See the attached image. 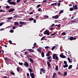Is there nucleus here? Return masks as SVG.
<instances>
[{
  "label": "nucleus",
  "instance_id": "obj_3",
  "mask_svg": "<svg viewBox=\"0 0 78 78\" xmlns=\"http://www.w3.org/2000/svg\"><path fill=\"white\" fill-rule=\"evenodd\" d=\"M24 65L26 67H27V68H28V67H29V64H28V62H24Z\"/></svg>",
  "mask_w": 78,
  "mask_h": 78
},
{
  "label": "nucleus",
  "instance_id": "obj_50",
  "mask_svg": "<svg viewBox=\"0 0 78 78\" xmlns=\"http://www.w3.org/2000/svg\"><path fill=\"white\" fill-rule=\"evenodd\" d=\"M40 6H41V5H40V4L38 5L37 6V8H39V7H40Z\"/></svg>",
  "mask_w": 78,
  "mask_h": 78
},
{
  "label": "nucleus",
  "instance_id": "obj_46",
  "mask_svg": "<svg viewBox=\"0 0 78 78\" xmlns=\"http://www.w3.org/2000/svg\"><path fill=\"white\" fill-rule=\"evenodd\" d=\"M56 75H57V74H56V73H53V76H56Z\"/></svg>",
  "mask_w": 78,
  "mask_h": 78
},
{
  "label": "nucleus",
  "instance_id": "obj_27",
  "mask_svg": "<svg viewBox=\"0 0 78 78\" xmlns=\"http://www.w3.org/2000/svg\"><path fill=\"white\" fill-rule=\"evenodd\" d=\"M61 34L62 35H63V36H64L65 35H66V32H63Z\"/></svg>",
  "mask_w": 78,
  "mask_h": 78
},
{
  "label": "nucleus",
  "instance_id": "obj_18",
  "mask_svg": "<svg viewBox=\"0 0 78 78\" xmlns=\"http://www.w3.org/2000/svg\"><path fill=\"white\" fill-rule=\"evenodd\" d=\"M34 20V19H33V18H30L29 21H31L32 20Z\"/></svg>",
  "mask_w": 78,
  "mask_h": 78
},
{
  "label": "nucleus",
  "instance_id": "obj_60",
  "mask_svg": "<svg viewBox=\"0 0 78 78\" xmlns=\"http://www.w3.org/2000/svg\"><path fill=\"white\" fill-rule=\"evenodd\" d=\"M43 2H44V3H45V2H47V1L46 0L43 1Z\"/></svg>",
  "mask_w": 78,
  "mask_h": 78
},
{
  "label": "nucleus",
  "instance_id": "obj_19",
  "mask_svg": "<svg viewBox=\"0 0 78 78\" xmlns=\"http://www.w3.org/2000/svg\"><path fill=\"white\" fill-rule=\"evenodd\" d=\"M46 37H43L41 39V41H42V40H46V38H45Z\"/></svg>",
  "mask_w": 78,
  "mask_h": 78
},
{
  "label": "nucleus",
  "instance_id": "obj_37",
  "mask_svg": "<svg viewBox=\"0 0 78 78\" xmlns=\"http://www.w3.org/2000/svg\"><path fill=\"white\" fill-rule=\"evenodd\" d=\"M7 2L10 4V3L11 2V0H8L7 1Z\"/></svg>",
  "mask_w": 78,
  "mask_h": 78
},
{
  "label": "nucleus",
  "instance_id": "obj_24",
  "mask_svg": "<svg viewBox=\"0 0 78 78\" xmlns=\"http://www.w3.org/2000/svg\"><path fill=\"white\" fill-rule=\"evenodd\" d=\"M56 46H54L52 48V50H54V49L56 48Z\"/></svg>",
  "mask_w": 78,
  "mask_h": 78
},
{
  "label": "nucleus",
  "instance_id": "obj_16",
  "mask_svg": "<svg viewBox=\"0 0 78 78\" xmlns=\"http://www.w3.org/2000/svg\"><path fill=\"white\" fill-rule=\"evenodd\" d=\"M50 51L48 52V53L46 54V56H50Z\"/></svg>",
  "mask_w": 78,
  "mask_h": 78
},
{
  "label": "nucleus",
  "instance_id": "obj_14",
  "mask_svg": "<svg viewBox=\"0 0 78 78\" xmlns=\"http://www.w3.org/2000/svg\"><path fill=\"white\" fill-rule=\"evenodd\" d=\"M47 62L48 66L49 67H51V65H50V62H48L47 61Z\"/></svg>",
  "mask_w": 78,
  "mask_h": 78
},
{
  "label": "nucleus",
  "instance_id": "obj_26",
  "mask_svg": "<svg viewBox=\"0 0 78 78\" xmlns=\"http://www.w3.org/2000/svg\"><path fill=\"white\" fill-rule=\"evenodd\" d=\"M64 75H63L64 76H66V75H67V72H64Z\"/></svg>",
  "mask_w": 78,
  "mask_h": 78
},
{
  "label": "nucleus",
  "instance_id": "obj_56",
  "mask_svg": "<svg viewBox=\"0 0 78 78\" xmlns=\"http://www.w3.org/2000/svg\"><path fill=\"white\" fill-rule=\"evenodd\" d=\"M57 27H58V28H59L60 27H61V24H58V25Z\"/></svg>",
  "mask_w": 78,
  "mask_h": 78
},
{
  "label": "nucleus",
  "instance_id": "obj_43",
  "mask_svg": "<svg viewBox=\"0 0 78 78\" xmlns=\"http://www.w3.org/2000/svg\"><path fill=\"white\" fill-rule=\"evenodd\" d=\"M64 63L65 64V65H67V62H66V61H64Z\"/></svg>",
  "mask_w": 78,
  "mask_h": 78
},
{
  "label": "nucleus",
  "instance_id": "obj_2",
  "mask_svg": "<svg viewBox=\"0 0 78 78\" xmlns=\"http://www.w3.org/2000/svg\"><path fill=\"white\" fill-rule=\"evenodd\" d=\"M44 34H47V35H50L49 34V30H46L44 32Z\"/></svg>",
  "mask_w": 78,
  "mask_h": 78
},
{
  "label": "nucleus",
  "instance_id": "obj_57",
  "mask_svg": "<svg viewBox=\"0 0 78 78\" xmlns=\"http://www.w3.org/2000/svg\"><path fill=\"white\" fill-rule=\"evenodd\" d=\"M12 28L13 29V30H15V29H16V27H12Z\"/></svg>",
  "mask_w": 78,
  "mask_h": 78
},
{
  "label": "nucleus",
  "instance_id": "obj_25",
  "mask_svg": "<svg viewBox=\"0 0 78 78\" xmlns=\"http://www.w3.org/2000/svg\"><path fill=\"white\" fill-rule=\"evenodd\" d=\"M63 12H64V10H60L59 12V13L60 14H61V13H62Z\"/></svg>",
  "mask_w": 78,
  "mask_h": 78
},
{
  "label": "nucleus",
  "instance_id": "obj_4",
  "mask_svg": "<svg viewBox=\"0 0 78 78\" xmlns=\"http://www.w3.org/2000/svg\"><path fill=\"white\" fill-rule=\"evenodd\" d=\"M60 56L61 58H66V57L64 55H63V53H62L60 55Z\"/></svg>",
  "mask_w": 78,
  "mask_h": 78
},
{
  "label": "nucleus",
  "instance_id": "obj_48",
  "mask_svg": "<svg viewBox=\"0 0 78 78\" xmlns=\"http://www.w3.org/2000/svg\"><path fill=\"white\" fill-rule=\"evenodd\" d=\"M6 8L8 9V8H9V6L7 5L5 7Z\"/></svg>",
  "mask_w": 78,
  "mask_h": 78
},
{
  "label": "nucleus",
  "instance_id": "obj_40",
  "mask_svg": "<svg viewBox=\"0 0 78 78\" xmlns=\"http://www.w3.org/2000/svg\"><path fill=\"white\" fill-rule=\"evenodd\" d=\"M10 74H12V75H15V73H14L12 72H11Z\"/></svg>",
  "mask_w": 78,
  "mask_h": 78
},
{
  "label": "nucleus",
  "instance_id": "obj_29",
  "mask_svg": "<svg viewBox=\"0 0 78 78\" xmlns=\"http://www.w3.org/2000/svg\"><path fill=\"white\" fill-rule=\"evenodd\" d=\"M28 70H29V71H30V72H33V70H32L31 69V68H29Z\"/></svg>",
  "mask_w": 78,
  "mask_h": 78
},
{
  "label": "nucleus",
  "instance_id": "obj_30",
  "mask_svg": "<svg viewBox=\"0 0 78 78\" xmlns=\"http://www.w3.org/2000/svg\"><path fill=\"white\" fill-rule=\"evenodd\" d=\"M17 72H19V71H20V68H19V67H18L17 68Z\"/></svg>",
  "mask_w": 78,
  "mask_h": 78
},
{
  "label": "nucleus",
  "instance_id": "obj_20",
  "mask_svg": "<svg viewBox=\"0 0 78 78\" xmlns=\"http://www.w3.org/2000/svg\"><path fill=\"white\" fill-rule=\"evenodd\" d=\"M55 70H56L57 71H58V65H57L55 67Z\"/></svg>",
  "mask_w": 78,
  "mask_h": 78
},
{
  "label": "nucleus",
  "instance_id": "obj_7",
  "mask_svg": "<svg viewBox=\"0 0 78 78\" xmlns=\"http://www.w3.org/2000/svg\"><path fill=\"white\" fill-rule=\"evenodd\" d=\"M52 17L53 19H58V18H59V16H58V15H56V16H53Z\"/></svg>",
  "mask_w": 78,
  "mask_h": 78
},
{
  "label": "nucleus",
  "instance_id": "obj_39",
  "mask_svg": "<svg viewBox=\"0 0 78 78\" xmlns=\"http://www.w3.org/2000/svg\"><path fill=\"white\" fill-rule=\"evenodd\" d=\"M38 11H42V9L41 8H39L38 9Z\"/></svg>",
  "mask_w": 78,
  "mask_h": 78
},
{
  "label": "nucleus",
  "instance_id": "obj_12",
  "mask_svg": "<svg viewBox=\"0 0 78 78\" xmlns=\"http://www.w3.org/2000/svg\"><path fill=\"white\" fill-rule=\"evenodd\" d=\"M29 58L30 59V61L32 63V64L34 62V61H33V60L30 58L29 57Z\"/></svg>",
  "mask_w": 78,
  "mask_h": 78
},
{
  "label": "nucleus",
  "instance_id": "obj_47",
  "mask_svg": "<svg viewBox=\"0 0 78 78\" xmlns=\"http://www.w3.org/2000/svg\"><path fill=\"white\" fill-rule=\"evenodd\" d=\"M10 33H13L14 32V30H10Z\"/></svg>",
  "mask_w": 78,
  "mask_h": 78
},
{
  "label": "nucleus",
  "instance_id": "obj_32",
  "mask_svg": "<svg viewBox=\"0 0 78 78\" xmlns=\"http://www.w3.org/2000/svg\"><path fill=\"white\" fill-rule=\"evenodd\" d=\"M72 67V65H70L68 67L69 69H70Z\"/></svg>",
  "mask_w": 78,
  "mask_h": 78
},
{
  "label": "nucleus",
  "instance_id": "obj_59",
  "mask_svg": "<svg viewBox=\"0 0 78 78\" xmlns=\"http://www.w3.org/2000/svg\"><path fill=\"white\" fill-rule=\"evenodd\" d=\"M27 76H30V75H29V73H27Z\"/></svg>",
  "mask_w": 78,
  "mask_h": 78
},
{
  "label": "nucleus",
  "instance_id": "obj_11",
  "mask_svg": "<svg viewBox=\"0 0 78 78\" xmlns=\"http://www.w3.org/2000/svg\"><path fill=\"white\" fill-rule=\"evenodd\" d=\"M10 3V5H15L16 3L14 2H11Z\"/></svg>",
  "mask_w": 78,
  "mask_h": 78
},
{
  "label": "nucleus",
  "instance_id": "obj_1",
  "mask_svg": "<svg viewBox=\"0 0 78 78\" xmlns=\"http://www.w3.org/2000/svg\"><path fill=\"white\" fill-rule=\"evenodd\" d=\"M53 58L54 59H56V60H59V58L57 56V54H54L52 56Z\"/></svg>",
  "mask_w": 78,
  "mask_h": 78
},
{
  "label": "nucleus",
  "instance_id": "obj_28",
  "mask_svg": "<svg viewBox=\"0 0 78 78\" xmlns=\"http://www.w3.org/2000/svg\"><path fill=\"white\" fill-rule=\"evenodd\" d=\"M64 68H66V67H68V65H66L63 66Z\"/></svg>",
  "mask_w": 78,
  "mask_h": 78
},
{
  "label": "nucleus",
  "instance_id": "obj_15",
  "mask_svg": "<svg viewBox=\"0 0 78 78\" xmlns=\"http://www.w3.org/2000/svg\"><path fill=\"white\" fill-rule=\"evenodd\" d=\"M14 25H15V26H17L19 25V24L17 22H15L14 23Z\"/></svg>",
  "mask_w": 78,
  "mask_h": 78
},
{
  "label": "nucleus",
  "instance_id": "obj_54",
  "mask_svg": "<svg viewBox=\"0 0 78 78\" xmlns=\"http://www.w3.org/2000/svg\"><path fill=\"white\" fill-rule=\"evenodd\" d=\"M60 3H58L57 4V5L58 7L59 6H60Z\"/></svg>",
  "mask_w": 78,
  "mask_h": 78
},
{
  "label": "nucleus",
  "instance_id": "obj_6",
  "mask_svg": "<svg viewBox=\"0 0 78 78\" xmlns=\"http://www.w3.org/2000/svg\"><path fill=\"white\" fill-rule=\"evenodd\" d=\"M69 39L70 41H72V40H75V39H76V38L73 37H70L69 38Z\"/></svg>",
  "mask_w": 78,
  "mask_h": 78
},
{
  "label": "nucleus",
  "instance_id": "obj_53",
  "mask_svg": "<svg viewBox=\"0 0 78 78\" xmlns=\"http://www.w3.org/2000/svg\"><path fill=\"white\" fill-rule=\"evenodd\" d=\"M20 2V0H17V3H19Z\"/></svg>",
  "mask_w": 78,
  "mask_h": 78
},
{
  "label": "nucleus",
  "instance_id": "obj_21",
  "mask_svg": "<svg viewBox=\"0 0 78 78\" xmlns=\"http://www.w3.org/2000/svg\"><path fill=\"white\" fill-rule=\"evenodd\" d=\"M41 54L42 57L43 58H44V52H42Z\"/></svg>",
  "mask_w": 78,
  "mask_h": 78
},
{
  "label": "nucleus",
  "instance_id": "obj_45",
  "mask_svg": "<svg viewBox=\"0 0 78 78\" xmlns=\"http://www.w3.org/2000/svg\"><path fill=\"white\" fill-rule=\"evenodd\" d=\"M19 16L17 15H16V16H13V17H19Z\"/></svg>",
  "mask_w": 78,
  "mask_h": 78
},
{
  "label": "nucleus",
  "instance_id": "obj_64",
  "mask_svg": "<svg viewBox=\"0 0 78 78\" xmlns=\"http://www.w3.org/2000/svg\"><path fill=\"white\" fill-rule=\"evenodd\" d=\"M5 60H8V58H5L4 59Z\"/></svg>",
  "mask_w": 78,
  "mask_h": 78
},
{
  "label": "nucleus",
  "instance_id": "obj_55",
  "mask_svg": "<svg viewBox=\"0 0 78 78\" xmlns=\"http://www.w3.org/2000/svg\"><path fill=\"white\" fill-rule=\"evenodd\" d=\"M33 14V12H31L29 13V14L30 15Z\"/></svg>",
  "mask_w": 78,
  "mask_h": 78
},
{
  "label": "nucleus",
  "instance_id": "obj_51",
  "mask_svg": "<svg viewBox=\"0 0 78 78\" xmlns=\"http://www.w3.org/2000/svg\"><path fill=\"white\" fill-rule=\"evenodd\" d=\"M56 34V33H55L53 34H52L51 35V36H54V35H55Z\"/></svg>",
  "mask_w": 78,
  "mask_h": 78
},
{
  "label": "nucleus",
  "instance_id": "obj_23",
  "mask_svg": "<svg viewBox=\"0 0 78 78\" xmlns=\"http://www.w3.org/2000/svg\"><path fill=\"white\" fill-rule=\"evenodd\" d=\"M29 51L30 52H31V53H33L34 52V50L32 49H29Z\"/></svg>",
  "mask_w": 78,
  "mask_h": 78
},
{
  "label": "nucleus",
  "instance_id": "obj_5",
  "mask_svg": "<svg viewBox=\"0 0 78 78\" xmlns=\"http://www.w3.org/2000/svg\"><path fill=\"white\" fill-rule=\"evenodd\" d=\"M30 75L32 78H34V73L30 72Z\"/></svg>",
  "mask_w": 78,
  "mask_h": 78
},
{
  "label": "nucleus",
  "instance_id": "obj_38",
  "mask_svg": "<svg viewBox=\"0 0 78 78\" xmlns=\"http://www.w3.org/2000/svg\"><path fill=\"white\" fill-rule=\"evenodd\" d=\"M19 65H20V66H22V65H23V63L22 62L21 63L20 62H19Z\"/></svg>",
  "mask_w": 78,
  "mask_h": 78
},
{
  "label": "nucleus",
  "instance_id": "obj_35",
  "mask_svg": "<svg viewBox=\"0 0 78 78\" xmlns=\"http://www.w3.org/2000/svg\"><path fill=\"white\" fill-rule=\"evenodd\" d=\"M62 73H61L60 72H59L58 73V75H62Z\"/></svg>",
  "mask_w": 78,
  "mask_h": 78
},
{
  "label": "nucleus",
  "instance_id": "obj_31",
  "mask_svg": "<svg viewBox=\"0 0 78 78\" xmlns=\"http://www.w3.org/2000/svg\"><path fill=\"white\" fill-rule=\"evenodd\" d=\"M50 48L48 46H47L45 47V48L46 49H48L49 48Z\"/></svg>",
  "mask_w": 78,
  "mask_h": 78
},
{
  "label": "nucleus",
  "instance_id": "obj_8",
  "mask_svg": "<svg viewBox=\"0 0 78 78\" xmlns=\"http://www.w3.org/2000/svg\"><path fill=\"white\" fill-rule=\"evenodd\" d=\"M19 23L21 25H26V22H22L20 21L19 22Z\"/></svg>",
  "mask_w": 78,
  "mask_h": 78
},
{
  "label": "nucleus",
  "instance_id": "obj_10",
  "mask_svg": "<svg viewBox=\"0 0 78 78\" xmlns=\"http://www.w3.org/2000/svg\"><path fill=\"white\" fill-rule=\"evenodd\" d=\"M40 70L41 72H43V73H45V70H44V69H43V68H41L40 69Z\"/></svg>",
  "mask_w": 78,
  "mask_h": 78
},
{
  "label": "nucleus",
  "instance_id": "obj_33",
  "mask_svg": "<svg viewBox=\"0 0 78 78\" xmlns=\"http://www.w3.org/2000/svg\"><path fill=\"white\" fill-rule=\"evenodd\" d=\"M73 8H70L69 9V11H73Z\"/></svg>",
  "mask_w": 78,
  "mask_h": 78
},
{
  "label": "nucleus",
  "instance_id": "obj_49",
  "mask_svg": "<svg viewBox=\"0 0 78 78\" xmlns=\"http://www.w3.org/2000/svg\"><path fill=\"white\" fill-rule=\"evenodd\" d=\"M56 46L55 47V48H57L58 47H59V45L58 44H56Z\"/></svg>",
  "mask_w": 78,
  "mask_h": 78
},
{
  "label": "nucleus",
  "instance_id": "obj_61",
  "mask_svg": "<svg viewBox=\"0 0 78 78\" xmlns=\"http://www.w3.org/2000/svg\"><path fill=\"white\" fill-rule=\"evenodd\" d=\"M2 25H3V23H1L0 24V27L2 26Z\"/></svg>",
  "mask_w": 78,
  "mask_h": 78
},
{
  "label": "nucleus",
  "instance_id": "obj_42",
  "mask_svg": "<svg viewBox=\"0 0 78 78\" xmlns=\"http://www.w3.org/2000/svg\"><path fill=\"white\" fill-rule=\"evenodd\" d=\"M47 59H50L51 58V56H49L48 57H47Z\"/></svg>",
  "mask_w": 78,
  "mask_h": 78
},
{
  "label": "nucleus",
  "instance_id": "obj_58",
  "mask_svg": "<svg viewBox=\"0 0 78 78\" xmlns=\"http://www.w3.org/2000/svg\"><path fill=\"white\" fill-rule=\"evenodd\" d=\"M3 12V10L2 9L0 10V12Z\"/></svg>",
  "mask_w": 78,
  "mask_h": 78
},
{
  "label": "nucleus",
  "instance_id": "obj_52",
  "mask_svg": "<svg viewBox=\"0 0 78 78\" xmlns=\"http://www.w3.org/2000/svg\"><path fill=\"white\" fill-rule=\"evenodd\" d=\"M9 43H10V44H12V41H11V40H9Z\"/></svg>",
  "mask_w": 78,
  "mask_h": 78
},
{
  "label": "nucleus",
  "instance_id": "obj_34",
  "mask_svg": "<svg viewBox=\"0 0 78 78\" xmlns=\"http://www.w3.org/2000/svg\"><path fill=\"white\" fill-rule=\"evenodd\" d=\"M44 18H48V16H47V15H44Z\"/></svg>",
  "mask_w": 78,
  "mask_h": 78
},
{
  "label": "nucleus",
  "instance_id": "obj_63",
  "mask_svg": "<svg viewBox=\"0 0 78 78\" xmlns=\"http://www.w3.org/2000/svg\"><path fill=\"white\" fill-rule=\"evenodd\" d=\"M36 45V43H35L34 44V46L35 45Z\"/></svg>",
  "mask_w": 78,
  "mask_h": 78
},
{
  "label": "nucleus",
  "instance_id": "obj_9",
  "mask_svg": "<svg viewBox=\"0 0 78 78\" xmlns=\"http://www.w3.org/2000/svg\"><path fill=\"white\" fill-rule=\"evenodd\" d=\"M15 11V9H10L9 10V12H12L13 11Z\"/></svg>",
  "mask_w": 78,
  "mask_h": 78
},
{
  "label": "nucleus",
  "instance_id": "obj_22",
  "mask_svg": "<svg viewBox=\"0 0 78 78\" xmlns=\"http://www.w3.org/2000/svg\"><path fill=\"white\" fill-rule=\"evenodd\" d=\"M37 50L38 51H39V53H41V50L39 49H37Z\"/></svg>",
  "mask_w": 78,
  "mask_h": 78
},
{
  "label": "nucleus",
  "instance_id": "obj_44",
  "mask_svg": "<svg viewBox=\"0 0 78 78\" xmlns=\"http://www.w3.org/2000/svg\"><path fill=\"white\" fill-rule=\"evenodd\" d=\"M28 51H26L25 52L24 54L26 55L27 54H28Z\"/></svg>",
  "mask_w": 78,
  "mask_h": 78
},
{
  "label": "nucleus",
  "instance_id": "obj_62",
  "mask_svg": "<svg viewBox=\"0 0 78 78\" xmlns=\"http://www.w3.org/2000/svg\"><path fill=\"white\" fill-rule=\"evenodd\" d=\"M74 17H75V16H73L71 17V19H73V18H74Z\"/></svg>",
  "mask_w": 78,
  "mask_h": 78
},
{
  "label": "nucleus",
  "instance_id": "obj_36",
  "mask_svg": "<svg viewBox=\"0 0 78 78\" xmlns=\"http://www.w3.org/2000/svg\"><path fill=\"white\" fill-rule=\"evenodd\" d=\"M12 19V17H9L7 19L8 20H11Z\"/></svg>",
  "mask_w": 78,
  "mask_h": 78
},
{
  "label": "nucleus",
  "instance_id": "obj_41",
  "mask_svg": "<svg viewBox=\"0 0 78 78\" xmlns=\"http://www.w3.org/2000/svg\"><path fill=\"white\" fill-rule=\"evenodd\" d=\"M55 26L54 24H52V25L50 26L51 27H54Z\"/></svg>",
  "mask_w": 78,
  "mask_h": 78
},
{
  "label": "nucleus",
  "instance_id": "obj_13",
  "mask_svg": "<svg viewBox=\"0 0 78 78\" xmlns=\"http://www.w3.org/2000/svg\"><path fill=\"white\" fill-rule=\"evenodd\" d=\"M77 6H78L77 5H75V6H73V7L74 8V9H77L78 8Z\"/></svg>",
  "mask_w": 78,
  "mask_h": 78
},
{
  "label": "nucleus",
  "instance_id": "obj_17",
  "mask_svg": "<svg viewBox=\"0 0 78 78\" xmlns=\"http://www.w3.org/2000/svg\"><path fill=\"white\" fill-rule=\"evenodd\" d=\"M68 61L69 63H71V62H72V60H70V59L69 57L68 58Z\"/></svg>",
  "mask_w": 78,
  "mask_h": 78
}]
</instances>
